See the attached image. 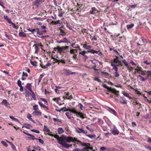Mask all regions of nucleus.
Returning <instances> with one entry per match:
<instances>
[{"label": "nucleus", "mask_w": 151, "mask_h": 151, "mask_svg": "<svg viewBox=\"0 0 151 151\" xmlns=\"http://www.w3.org/2000/svg\"><path fill=\"white\" fill-rule=\"evenodd\" d=\"M49 136L54 137L55 138L57 139L58 140V142L59 143L65 142V140H66L68 142H71L76 143L75 141H76V137H73L70 136L66 137L64 135H62L60 137L58 134H51L49 133Z\"/></svg>", "instance_id": "1"}, {"label": "nucleus", "mask_w": 151, "mask_h": 151, "mask_svg": "<svg viewBox=\"0 0 151 151\" xmlns=\"http://www.w3.org/2000/svg\"><path fill=\"white\" fill-rule=\"evenodd\" d=\"M27 29L29 32H30L32 34H34L35 32H36V35H42L43 34L40 32L39 28H37L36 29L30 28H27Z\"/></svg>", "instance_id": "2"}, {"label": "nucleus", "mask_w": 151, "mask_h": 151, "mask_svg": "<svg viewBox=\"0 0 151 151\" xmlns=\"http://www.w3.org/2000/svg\"><path fill=\"white\" fill-rule=\"evenodd\" d=\"M136 68H137L138 70H137V71H135V73H138L139 74L143 76L146 75V73H145L146 72V70H142V68L141 67L137 66Z\"/></svg>", "instance_id": "3"}, {"label": "nucleus", "mask_w": 151, "mask_h": 151, "mask_svg": "<svg viewBox=\"0 0 151 151\" xmlns=\"http://www.w3.org/2000/svg\"><path fill=\"white\" fill-rule=\"evenodd\" d=\"M92 47V46L91 45H88L86 47V49H88L86 51L88 53H91L93 54H98V51L94 50L92 49H91V48Z\"/></svg>", "instance_id": "4"}, {"label": "nucleus", "mask_w": 151, "mask_h": 151, "mask_svg": "<svg viewBox=\"0 0 151 151\" xmlns=\"http://www.w3.org/2000/svg\"><path fill=\"white\" fill-rule=\"evenodd\" d=\"M63 73L66 76H68L70 75H71L73 74H76L75 72H71L70 70L67 69H64L63 70Z\"/></svg>", "instance_id": "5"}, {"label": "nucleus", "mask_w": 151, "mask_h": 151, "mask_svg": "<svg viewBox=\"0 0 151 151\" xmlns=\"http://www.w3.org/2000/svg\"><path fill=\"white\" fill-rule=\"evenodd\" d=\"M65 60L64 59H56V61H55L54 63H58V65H60L65 64L66 63Z\"/></svg>", "instance_id": "6"}, {"label": "nucleus", "mask_w": 151, "mask_h": 151, "mask_svg": "<svg viewBox=\"0 0 151 151\" xmlns=\"http://www.w3.org/2000/svg\"><path fill=\"white\" fill-rule=\"evenodd\" d=\"M59 144L61 145L62 146L66 148H68L69 147H71L72 145V144L69 145L66 143V142L59 143Z\"/></svg>", "instance_id": "7"}, {"label": "nucleus", "mask_w": 151, "mask_h": 151, "mask_svg": "<svg viewBox=\"0 0 151 151\" xmlns=\"http://www.w3.org/2000/svg\"><path fill=\"white\" fill-rule=\"evenodd\" d=\"M42 2V0H35L33 2V4L38 7Z\"/></svg>", "instance_id": "8"}, {"label": "nucleus", "mask_w": 151, "mask_h": 151, "mask_svg": "<svg viewBox=\"0 0 151 151\" xmlns=\"http://www.w3.org/2000/svg\"><path fill=\"white\" fill-rule=\"evenodd\" d=\"M64 111H69L70 112H72L73 113L76 114L78 111H77L76 109H75L74 107L73 108L71 109H65Z\"/></svg>", "instance_id": "9"}, {"label": "nucleus", "mask_w": 151, "mask_h": 151, "mask_svg": "<svg viewBox=\"0 0 151 151\" xmlns=\"http://www.w3.org/2000/svg\"><path fill=\"white\" fill-rule=\"evenodd\" d=\"M76 116L78 117H80V118L83 119L85 118L86 117L85 114H83L82 112H78L77 114H76Z\"/></svg>", "instance_id": "10"}, {"label": "nucleus", "mask_w": 151, "mask_h": 151, "mask_svg": "<svg viewBox=\"0 0 151 151\" xmlns=\"http://www.w3.org/2000/svg\"><path fill=\"white\" fill-rule=\"evenodd\" d=\"M98 11L95 7H93L91 8V10L89 12L90 14H94L96 12H98Z\"/></svg>", "instance_id": "11"}, {"label": "nucleus", "mask_w": 151, "mask_h": 151, "mask_svg": "<svg viewBox=\"0 0 151 151\" xmlns=\"http://www.w3.org/2000/svg\"><path fill=\"white\" fill-rule=\"evenodd\" d=\"M76 131L79 133H83L84 134H86L87 132L86 130H84L82 128H79L76 129Z\"/></svg>", "instance_id": "12"}, {"label": "nucleus", "mask_w": 151, "mask_h": 151, "mask_svg": "<svg viewBox=\"0 0 151 151\" xmlns=\"http://www.w3.org/2000/svg\"><path fill=\"white\" fill-rule=\"evenodd\" d=\"M145 73H146V75L147 74L146 76L147 79L151 80V70L147 71L146 70V72Z\"/></svg>", "instance_id": "13"}, {"label": "nucleus", "mask_w": 151, "mask_h": 151, "mask_svg": "<svg viewBox=\"0 0 151 151\" xmlns=\"http://www.w3.org/2000/svg\"><path fill=\"white\" fill-rule=\"evenodd\" d=\"M32 114L34 116H40L42 115V112L39 110L34 111L32 112Z\"/></svg>", "instance_id": "14"}, {"label": "nucleus", "mask_w": 151, "mask_h": 151, "mask_svg": "<svg viewBox=\"0 0 151 151\" xmlns=\"http://www.w3.org/2000/svg\"><path fill=\"white\" fill-rule=\"evenodd\" d=\"M109 91L113 93L116 95L117 96H118L119 95V91H117L115 88H111Z\"/></svg>", "instance_id": "15"}, {"label": "nucleus", "mask_w": 151, "mask_h": 151, "mask_svg": "<svg viewBox=\"0 0 151 151\" xmlns=\"http://www.w3.org/2000/svg\"><path fill=\"white\" fill-rule=\"evenodd\" d=\"M116 58H114L113 59V61H111V64H114V63H116L117 64L118 63V62H120V61L119 60V57L116 56H115Z\"/></svg>", "instance_id": "16"}, {"label": "nucleus", "mask_w": 151, "mask_h": 151, "mask_svg": "<svg viewBox=\"0 0 151 151\" xmlns=\"http://www.w3.org/2000/svg\"><path fill=\"white\" fill-rule=\"evenodd\" d=\"M25 87L28 89L30 92L32 91V83H27V84Z\"/></svg>", "instance_id": "17"}, {"label": "nucleus", "mask_w": 151, "mask_h": 151, "mask_svg": "<svg viewBox=\"0 0 151 151\" xmlns=\"http://www.w3.org/2000/svg\"><path fill=\"white\" fill-rule=\"evenodd\" d=\"M101 74L103 76L106 78H109V77L111 78V75L109 73L106 72H102Z\"/></svg>", "instance_id": "18"}, {"label": "nucleus", "mask_w": 151, "mask_h": 151, "mask_svg": "<svg viewBox=\"0 0 151 151\" xmlns=\"http://www.w3.org/2000/svg\"><path fill=\"white\" fill-rule=\"evenodd\" d=\"M54 50L55 51H56V50H57L60 53H61L63 51V49L62 47H61L58 46L56 47H54Z\"/></svg>", "instance_id": "19"}, {"label": "nucleus", "mask_w": 151, "mask_h": 151, "mask_svg": "<svg viewBox=\"0 0 151 151\" xmlns=\"http://www.w3.org/2000/svg\"><path fill=\"white\" fill-rule=\"evenodd\" d=\"M43 131L44 132H50L47 134L49 135L48 134L49 133H50L52 134L51 133H52V132H50V130L48 128V127L46 125L44 126V128L43 129Z\"/></svg>", "instance_id": "20"}, {"label": "nucleus", "mask_w": 151, "mask_h": 151, "mask_svg": "<svg viewBox=\"0 0 151 151\" xmlns=\"http://www.w3.org/2000/svg\"><path fill=\"white\" fill-rule=\"evenodd\" d=\"M39 45V44H36L35 45V53H37L39 51V49L38 47Z\"/></svg>", "instance_id": "21"}, {"label": "nucleus", "mask_w": 151, "mask_h": 151, "mask_svg": "<svg viewBox=\"0 0 151 151\" xmlns=\"http://www.w3.org/2000/svg\"><path fill=\"white\" fill-rule=\"evenodd\" d=\"M64 94H65V95H66V98L67 99H70L73 98L72 95H70V93L69 92H68L67 93L65 92Z\"/></svg>", "instance_id": "22"}, {"label": "nucleus", "mask_w": 151, "mask_h": 151, "mask_svg": "<svg viewBox=\"0 0 151 151\" xmlns=\"http://www.w3.org/2000/svg\"><path fill=\"white\" fill-rule=\"evenodd\" d=\"M111 65L113 67V69L114 70H116V71L117 70H118L117 67L120 66L119 64L115 65V64H111Z\"/></svg>", "instance_id": "23"}, {"label": "nucleus", "mask_w": 151, "mask_h": 151, "mask_svg": "<svg viewBox=\"0 0 151 151\" xmlns=\"http://www.w3.org/2000/svg\"><path fill=\"white\" fill-rule=\"evenodd\" d=\"M122 93L123 94V95L128 98L129 99H132V97L129 96V94L127 93L125 91H122Z\"/></svg>", "instance_id": "24"}, {"label": "nucleus", "mask_w": 151, "mask_h": 151, "mask_svg": "<svg viewBox=\"0 0 151 151\" xmlns=\"http://www.w3.org/2000/svg\"><path fill=\"white\" fill-rule=\"evenodd\" d=\"M76 143L78 145H81L82 146H83L84 142H82L81 141L77 140V138H76V141H75Z\"/></svg>", "instance_id": "25"}, {"label": "nucleus", "mask_w": 151, "mask_h": 151, "mask_svg": "<svg viewBox=\"0 0 151 151\" xmlns=\"http://www.w3.org/2000/svg\"><path fill=\"white\" fill-rule=\"evenodd\" d=\"M120 98L122 99L123 101H120V102L121 103L124 104H126L127 103V101L126 99H125L124 97H120Z\"/></svg>", "instance_id": "26"}, {"label": "nucleus", "mask_w": 151, "mask_h": 151, "mask_svg": "<svg viewBox=\"0 0 151 151\" xmlns=\"http://www.w3.org/2000/svg\"><path fill=\"white\" fill-rule=\"evenodd\" d=\"M112 133L114 135H118L119 133V131L117 129L113 130L111 131Z\"/></svg>", "instance_id": "27"}, {"label": "nucleus", "mask_w": 151, "mask_h": 151, "mask_svg": "<svg viewBox=\"0 0 151 151\" xmlns=\"http://www.w3.org/2000/svg\"><path fill=\"white\" fill-rule=\"evenodd\" d=\"M138 76L139 77L140 80L142 82L145 81V80L147 79V78H144L143 77L142 75L139 74Z\"/></svg>", "instance_id": "28"}, {"label": "nucleus", "mask_w": 151, "mask_h": 151, "mask_svg": "<svg viewBox=\"0 0 151 151\" xmlns=\"http://www.w3.org/2000/svg\"><path fill=\"white\" fill-rule=\"evenodd\" d=\"M4 19L9 23H10L11 22V20L10 19H9L7 16L4 15Z\"/></svg>", "instance_id": "29"}, {"label": "nucleus", "mask_w": 151, "mask_h": 151, "mask_svg": "<svg viewBox=\"0 0 151 151\" xmlns=\"http://www.w3.org/2000/svg\"><path fill=\"white\" fill-rule=\"evenodd\" d=\"M19 35L20 37H25L26 36V34L23 32H19Z\"/></svg>", "instance_id": "30"}, {"label": "nucleus", "mask_w": 151, "mask_h": 151, "mask_svg": "<svg viewBox=\"0 0 151 151\" xmlns=\"http://www.w3.org/2000/svg\"><path fill=\"white\" fill-rule=\"evenodd\" d=\"M143 63L146 65H150V66H151V62L147 60L144 61Z\"/></svg>", "instance_id": "31"}, {"label": "nucleus", "mask_w": 151, "mask_h": 151, "mask_svg": "<svg viewBox=\"0 0 151 151\" xmlns=\"http://www.w3.org/2000/svg\"><path fill=\"white\" fill-rule=\"evenodd\" d=\"M45 75V74L44 73H43L40 76V77L38 79V84L39 85L40 83V82L42 78L44 77Z\"/></svg>", "instance_id": "32"}, {"label": "nucleus", "mask_w": 151, "mask_h": 151, "mask_svg": "<svg viewBox=\"0 0 151 151\" xmlns=\"http://www.w3.org/2000/svg\"><path fill=\"white\" fill-rule=\"evenodd\" d=\"M134 26V24L133 23H131L130 24H128L127 25V27L128 29L132 28Z\"/></svg>", "instance_id": "33"}, {"label": "nucleus", "mask_w": 151, "mask_h": 151, "mask_svg": "<svg viewBox=\"0 0 151 151\" xmlns=\"http://www.w3.org/2000/svg\"><path fill=\"white\" fill-rule=\"evenodd\" d=\"M51 65V63L48 62L46 65H44L42 67V68L44 69L47 68L48 67H50Z\"/></svg>", "instance_id": "34"}, {"label": "nucleus", "mask_w": 151, "mask_h": 151, "mask_svg": "<svg viewBox=\"0 0 151 151\" xmlns=\"http://www.w3.org/2000/svg\"><path fill=\"white\" fill-rule=\"evenodd\" d=\"M33 109L34 110V111L38 110H39L38 105L37 104H35V105H34L33 106Z\"/></svg>", "instance_id": "35"}, {"label": "nucleus", "mask_w": 151, "mask_h": 151, "mask_svg": "<svg viewBox=\"0 0 151 151\" xmlns=\"http://www.w3.org/2000/svg\"><path fill=\"white\" fill-rule=\"evenodd\" d=\"M67 109V108H66V107H64L63 108H61L60 110H58V109H55V110L57 111H58V112H60L61 111H64V110L65 109Z\"/></svg>", "instance_id": "36"}, {"label": "nucleus", "mask_w": 151, "mask_h": 151, "mask_svg": "<svg viewBox=\"0 0 151 151\" xmlns=\"http://www.w3.org/2000/svg\"><path fill=\"white\" fill-rule=\"evenodd\" d=\"M65 115L69 119H71V113L70 112H67L65 113Z\"/></svg>", "instance_id": "37"}, {"label": "nucleus", "mask_w": 151, "mask_h": 151, "mask_svg": "<svg viewBox=\"0 0 151 151\" xmlns=\"http://www.w3.org/2000/svg\"><path fill=\"white\" fill-rule=\"evenodd\" d=\"M58 133L60 134L63 133L64 132L63 128L61 127H59L58 128Z\"/></svg>", "instance_id": "38"}, {"label": "nucleus", "mask_w": 151, "mask_h": 151, "mask_svg": "<svg viewBox=\"0 0 151 151\" xmlns=\"http://www.w3.org/2000/svg\"><path fill=\"white\" fill-rule=\"evenodd\" d=\"M64 14V12H62V10L61 9L58 12V16L59 17H61L63 16V14Z\"/></svg>", "instance_id": "39"}, {"label": "nucleus", "mask_w": 151, "mask_h": 151, "mask_svg": "<svg viewBox=\"0 0 151 151\" xmlns=\"http://www.w3.org/2000/svg\"><path fill=\"white\" fill-rule=\"evenodd\" d=\"M32 93V94L31 95V94H30V95H31L32 97L33 98V99L34 100H36V97L35 94L34 92H33V91H32L30 92Z\"/></svg>", "instance_id": "40"}, {"label": "nucleus", "mask_w": 151, "mask_h": 151, "mask_svg": "<svg viewBox=\"0 0 151 151\" xmlns=\"http://www.w3.org/2000/svg\"><path fill=\"white\" fill-rule=\"evenodd\" d=\"M60 20H57L56 21H52L51 22V23L52 24L55 25V24H59L60 23Z\"/></svg>", "instance_id": "41"}, {"label": "nucleus", "mask_w": 151, "mask_h": 151, "mask_svg": "<svg viewBox=\"0 0 151 151\" xmlns=\"http://www.w3.org/2000/svg\"><path fill=\"white\" fill-rule=\"evenodd\" d=\"M9 24H12L13 26V27L15 29H18L19 27L18 26H16L15 24L14 23L12 22V21L9 23Z\"/></svg>", "instance_id": "42"}, {"label": "nucleus", "mask_w": 151, "mask_h": 151, "mask_svg": "<svg viewBox=\"0 0 151 151\" xmlns=\"http://www.w3.org/2000/svg\"><path fill=\"white\" fill-rule=\"evenodd\" d=\"M86 53H88L87 52V51H86L85 50H83L81 52H79V54L82 55L83 56L86 55Z\"/></svg>", "instance_id": "43"}, {"label": "nucleus", "mask_w": 151, "mask_h": 151, "mask_svg": "<svg viewBox=\"0 0 151 151\" xmlns=\"http://www.w3.org/2000/svg\"><path fill=\"white\" fill-rule=\"evenodd\" d=\"M30 126V125L29 124H23V126L22 127L24 128V127L27 129H29V127Z\"/></svg>", "instance_id": "44"}, {"label": "nucleus", "mask_w": 151, "mask_h": 151, "mask_svg": "<svg viewBox=\"0 0 151 151\" xmlns=\"http://www.w3.org/2000/svg\"><path fill=\"white\" fill-rule=\"evenodd\" d=\"M31 64L34 66H37V63L36 61H30Z\"/></svg>", "instance_id": "45"}, {"label": "nucleus", "mask_w": 151, "mask_h": 151, "mask_svg": "<svg viewBox=\"0 0 151 151\" xmlns=\"http://www.w3.org/2000/svg\"><path fill=\"white\" fill-rule=\"evenodd\" d=\"M122 61L124 64V65L127 67V68H128V65L127 63V62L126 61V60L125 59L123 60Z\"/></svg>", "instance_id": "46"}, {"label": "nucleus", "mask_w": 151, "mask_h": 151, "mask_svg": "<svg viewBox=\"0 0 151 151\" xmlns=\"http://www.w3.org/2000/svg\"><path fill=\"white\" fill-rule=\"evenodd\" d=\"M65 35V33L64 32L63 29L60 30V35H61L63 36H64Z\"/></svg>", "instance_id": "47"}, {"label": "nucleus", "mask_w": 151, "mask_h": 151, "mask_svg": "<svg viewBox=\"0 0 151 151\" xmlns=\"http://www.w3.org/2000/svg\"><path fill=\"white\" fill-rule=\"evenodd\" d=\"M1 143L6 147H7L8 146L7 144L3 140L1 141Z\"/></svg>", "instance_id": "48"}, {"label": "nucleus", "mask_w": 151, "mask_h": 151, "mask_svg": "<svg viewBox=\"0 0 151 151\" xmlns=\"http://www.w3.org/2000/svg\"><path fill=\"white\" fill-rule=\"evenodd\" d=\"M141 39L144 43L146 44L147 42L146 39H144V37H141Z\"/></svg>", "instance_id": "49"}, {"label": "nucleus", "mask_w": 151, "mask_h": 151, "mask_svg": "<svg viewBox=\"0 0 151 151\" xmlns=\"http://www.w3.org/2000/svg\"><path fill=\"white\" fill-rule=\"evenodd\" d=\"M38 104H39L40 106L41 107H42L43 108H45V107H46V106L45 105L43 104L41 102L39 101Z\"/></svg>", "instance_id": "50"}, {"label": "nucleus", "mask_w": 151, "mask_h": 151, "mask_svg": "<svg viewBox=\"0 0 151 151\" xmlns=\"http://www.w3.org/2000/svg\"><path fill=\"white\" fill-rule=\"evenodd\" d=\"M2 103L4 104L6 106L7 105V104H9V103L7 102V101L6 99H4L2 102Z\"/></svg>", "instance_id": "51"}, {"label": "nucleus", "mask_w": 151, "mask_h": 151, "mask_svg": "<svg viewBox=\"0 0 151 151\" xmlns=\"http://www.w3.org/2000/svg\"><path fill=\"white\" fill-rule=\"evenodd\" d=\"M115 73H114V76L115 77H118L119 76V75L118 73V70H117L116 71V70H115Z\"/></svg>", "instance_id": "52"}, {"label": "nucleus", "mask_w": 151, "mask_h": 151, "mask_svg": "<svg viewBox=\"0 0 151 151\" xmlns=\"http://www.w3.org/2000/svg\"><path fill=\"white\" fill-rule=\"evenodd\" d=\"M10 118L14 120V121H15L16 122H19V120L16 118H14V117L13 116H10Z\"/></svg>", "instance_id": "53"}, {"label": "nucleus", "mask_w": 151, "mask_h": 151, "mask_svg": "<svg viewBox=\"0 0 151 151\" xmlns=\"http://www.w3.org/2000/svg\"><path fill=\"white\" fill-rule=\"evenodd\" d=\"M135 92L136 93L139 95H142V94L139 91H138L137 89H135L134 90Z\"/></svg>", "instance_id": "54"}, {"label": "nucleus", "mask_w": 151, "mask_h": 151, "mask_svg": "<svg viewBox=\"0 0 151 151\" xmlns=\"http://www.w3.org/2000/svg\"><path fill=\"white\" fill-rule=\"evenodd\" d=\"M78 106H80L79 108L81 109L82 110L84 108V106L81 103H79L78 104Z\"/></svg>", "instance_id": "55"}, {"label": "nucleus", "mask_w": 151, "mask_h": 151, "mask_svg": "<svg viewBox=\"0 0 151 151\" xmlns=\"http://www.w3.org/2000/svg\"><path fill=\"white\" fill-rule=\"evenodd\" d=\"M73 151H83V149H80L79 148H75L73 150Z\"/></svg>", "instance_id": "56"}, {"label": "nucleus", "mask_w": 151, "mask_h": 151, "mask_svg": "<svg viewBox=\"0 0 151 151\" xmlns=\"http://www.w3.org/2000/svg\"><path fill=\"white\" fill-rule=\"evenodd\" d=\"M17 84L19 86H22V82L20 79L18 80L17 82Z\"/></svg>", "instance_id": "57"}, {"label": "nucleus", "mask_w": 151, "mask_h": 151, "mask_svg": "<svg viewBox=\"0 0 151 151\" xmlns=\"http://www.w3.org/2000/svg\"><path fill=\"white\" fill-rule=\"evenodd\" d=\"M87 44H88V43L87 42H85V44H83L82 45L83 47V48L86 49V47H87V46H88L87 45Z\"/></svg>", "instance_id": "58"}, {"label": "nucleus", "mask_w": 151, "mask_h": 151, "mask_svg": "<svg viewBox=\"0 0 151 151\" xmlns=\"http://www.w3.org/2000/svg\"><path fill=\"white\" fill-rule=\"evenodd\" d=\"M53 119L55 122H61V121L59 119H56V118H53Z\"/></svg>", "instance_id": "59"}, {"label": "nucleus", "mask_w": 151, "mask_h": 151, "mask_svg": "<svg viewBox=\"0 0 151 151\" xmlns=\"http://www.w3.org/2000/svg\"><path fill=\"white\" fill-rule=\"evenodd\" d=\"M103 86L105 88H106L108 89V90H109L110 89V88L111 87H109L106 85V84H103Z\"/></svg>", "instance_id": "60"}, {"label": "nucleus", "mask_w": 151, "mask_h": 151, "mask_svg": "<svg viewBox=\"0 0 151 151\" xmlns=\"http://www.w3.org/2000/svg\"><path fill=\"white\" fill-rule=\"evenodd\" d=\"M128 68H127V69L128 70H129V72H130L132 70V69L133 68V67H132V66H129L128 65Z\"/></svg>", "instance_id": "61"}, {"label": "nucleus", "mask_w": 151, "mask_h": 151, "mask_svg": "<svg viewBox=\"0 0 151 151\" xmlns=\"http://www.w3.org/2000/svg\"><path fill=\"white\" fill-rule=\"evenodd\" d=\"M28 76V74L24 72H23L22 76H24L26 77H27Z\"/></svg>", "instance_id": "62"}, {"label": "nucleus", "mask_w": 151, "mask_h": 151, "mask_svg": "<svg viewBox=\"0 0 151 151\" xmlns=\"http://www.w3.org/2000/svg\"><path fill=\"white\" fill-rule=\"evenodd\" d=\"M24 90L25 91V93H26V94L28 95L29 94V91H28L27 89L24 88Z\"/></svg>", "instance_id": "63"}, {"label": "nucleus", "mask_w": 151, "mask_h": 151, "mask_svg": "<svg viewBox=\"0 0 151 151\" xmlns=\"http://www.w3.org/2000/svg\"><path fill=\"white\" fill-rule=\"evenodd\" d=\"M31 131L34 132H35L37 133H40V131L39 130H37L35 129H33Z\"/></svg>", "instance_id": "64"}]
</instances>
